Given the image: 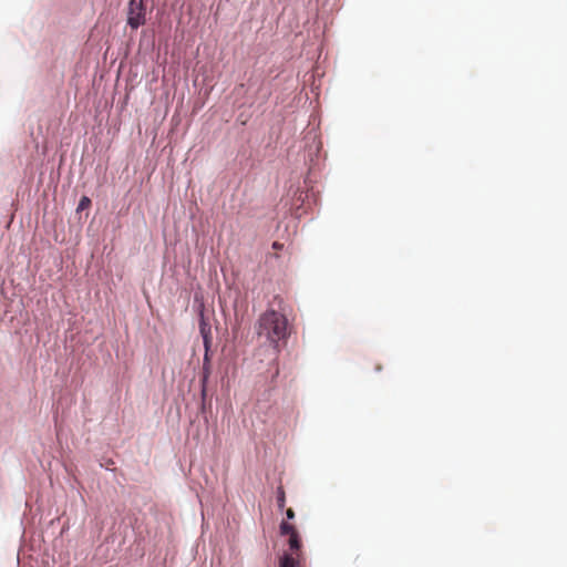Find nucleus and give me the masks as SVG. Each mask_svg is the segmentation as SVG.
Wrapping results in <instances>:
<instances>
[{
	"label": "nucleus",
	"mask_w": 567,
	"mask_h": 567,
	"mask_svg": "<svg viewBox=\"0 0 567 567\" xmlns=\"http://www.w3.org/2000/svg\"><path fill=\"white\" fill-rule=\"evenodd\" d=\"M91 206V199L86 196H83L81 199H80V203L78 205V210H83V209H86Z\"/></svg>",
	"instance_id": "nucleus-7"
},
{
	"label": "nucleus",
	"mask_w": 567,
	"mask_h": 567,
	"mask_svg": "<svg viewBox=\"0 0 567 567\" xmlns=\"http://www.w3.org/2000/svg\"><path fill=\"white\" fill-rule=\"evenodd\" d=\"M127 25L137 30L146 23V4L145 0H130L127 3Z\"/></svg>",
	"instance_id": "nucleus-2"
},
{
	"label": "nucleus",
	"mask_w": 567,
	"mask_h": 567,
	"mask_svg": "<svg viewBox=\"0 0 567 567\" xmlns=\"http://www.w3.org/2000/svg\"><path fill=\"white\" fill-rule=\"evenodd\" d=\"M272 248H274V249H281V248H282V245H281V244H279L278 241H275V243L272 244Z\"/></svg>",
	"instance_id": "nucleus-10"
},
{
	"label": "nucleus",
	"mask_w": 567,
	"mask_h": 567,
	"mask_svg": "<svg viewBox=\"0 0 567 567\" xmlns=\"http://www.w3.org/2000/svg\"><path fill=\"white\" fill-rule=\"evenodd\" d=\"M298 560L289 554H285L280 559V567H297Z\"/></svg>",
	"instance_id": "nucleus-5"
},
{
	"label": "nucleus",
	"mask_w": 567,
	"mask_h": 567,
	"mask_svg": "<svg viewBox=\"0 0 567 567\" xmlns=\"http://www.w3.org/2000/svg\"><path fill=\"white\" fill-rule=\"evenodd\" d=\"M255 329L257 336L264 337L277 352L280 343H286L290 334L287 317L274 309H268L259 316Z\"/></svg>",
	"instance_id": "nucleus-1"
},
{
	"label": "nucleus",
	"mask_w": 567,
	"mask_h": 567,
	"mask_svg": "<svg viewBox=\"0 0 567 567\" xmlns=\"http://www.w3.org/2000/svg\"><path fill=\"white\" fill-rule=\"evenodd\" d=\"M286 516H287V518H288V519H293V518H295V512H293V509H292V508H288V509L286 511Z\"/></svg>",
	"instance_id": "nucleus-9"
},
{
	"label": "nucleus",
	"mask_w": 567,
	"mask_h": 567,
	"mask_svg": "<svg viewBox=\"0 0 567 567\" xmlns=\"http://www.w3.org/2000/svg\"><path fill=\"white\" fill-rule=\"evenodd\" d=\"M279 529H280V534L282 536H289L288 543H289L290 549L293 553L299 551L301 548V542H300L299 534H298V530L295 527V525H292L286 520H282L280 523Z\"/></svg>",
	"instance_id": "nucleus-3"
},
{
	"label": "nucleus",
	"mask_w": 567,
	"mask_h": 567,
	"mask_svg": "<svg viewBox=\"0 0 567 567\" xmlns=\"http://www.w3.org/2000/svg\"><path fill=\"white\" fill-rule=\"evenodd\" d=\"M204 343H205V348H206V352H205V355H204V362L206 363H210L209 362V357H208V344H209V339L207 336H204Z\"/></svg>",
	"instance_id": "nucleus-8"
},
{
	"label": "nucleus",
	"mask_w": 567,
	"mask_h": 567,
	"mask_svg": "<svg viewBox=\"0 0 567 567\" xmlns=\"http://www.w3.org/2000/svg\"><path fill=\"white\" fill-rule=\"evenodd\" d=\"M277 505L280 509L286 505V494L282 486L277 488Z\"/></svg>",
	"instance_id": "nucleus-6"
},
{
	"label": "nucleus",
	"mask_w": 567,
	"mask_h": 567,
	"mask_svg": "<svg viewBox=\"0 0 567 567\" xmlns=\"http://www.w3.org/2000/svg\"><path fill=\"white\" fill-rule=\"evenodd\" d=\"M210 375V363L203 362L202 392L205 394L206 383Z\"/></svg>",
	"instance_id": "nucleus-4"
}]
</instances>
